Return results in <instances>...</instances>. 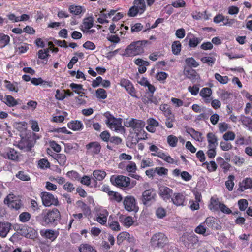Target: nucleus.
Here are the masks:
<instances>
[{
  "label": "nucleus",
  "mask_w": 252,
  "mask_h": 252,
  "mask_svg": "<svg viewBox=\"0 0 252 252\" xmlns=\"http://www.w3.org/2000/svg\"><path fill=\"white\" fill-rule=\"evenodd\" d=\"M11 224L8 222H0V236L5 237L9 232Z\"/></svg>",
  "instance_id": "25"
},
{
  "label": "nucleus",
  "mask_w": 252,
  "mask_h": 252,
  "mask_svg": "<svg viewBox=\"0 0 252 252\" xmlns=\"http://www.w3.org/2000/svg\"><path fill=\"white\" fill-rule=\"evenodd\" d=\"M96 95L98 98L104 99L107 98L106 91L102 88H99L96 91Z\"/></svg>",
  "instance_id": "48"
},
{
  "label": "nucleus",
  "mask_w": 252,
  "mask_h": 252,
  "mask_svg": "<svg viewBox=\"0 0 252 252\" xmlns=\"http://www.w3.org/2000/svg\"><path fill=\"white\" fill-rule=\"evenodd\" d=\"M145 123L144 121L138 120L134 118L130 119H126L124 121V125L127 127H131L133 132L142 133L145 134L146 132L143 130L144 127Z\"/></svg>",
  "instance_id": "4"
},
{
  "label": "nucleus",
  "mask_w": 252,
  "mask_h": 252,
  "mask_svg": "<svg viewBox=\"0 0 252 252\" xmlns=\"http://www.w3.org/2000/svg\"><path fill=\"white\" fill-rule=\"evenodd\" d=\"M5 87L10 91L18 92L19 88L17 83H12L10 81L7 80H4Z\"/></svg>",
  "instance_id": "31"
},
{
  "label": "nucleus",
  "mask_w": 252,
  "mask_h": 252,
  "mask_svg": "<svg viewBox=\"0 0 252 252\" xmlns=\"http://www.w3.org/2000/svg\"><path fill=\"white\" fill-rule=\"evenodd\" d=\"M234 178V175H230L228 177V180L225 182L226 187L229 191H232L233 190V188L234 186V183L233 182Z\"/></svg>",
  "instance_id": "41"
},
{
  "label": "nucleus",
  "mask_w": 252,
  "mask_h": 252,
  "mask_svg": "<svg viewBox=\"0 0 252 252\" xmlns=\"http://www.w3.org/2000/svg\"><path fill=\"white\" fill-rule=\"evenodd\" d=\"M83 28L85 29L84 30L91 29L94 25V20L93 17H90L85 18L83 20Z\"/></svg>",
  "instance_id": "34"
},
{
  "label": "nucleus",
  "mask_w": 252,
  "mask_h": 252,
  "mask_svg": "<svg viewBox=\"0 0 252 252\" xmlns=\"http://www.w3.org/2000/svg\"><path fill=\"white\" fill-rule=\"evenodd\" d=\"M10 42V37L3 33H0V43L1 45V48L5 47Z\"/></svg>",
  "instance_id": "36"
},
{
  "label": "nucleus",
  "mask_w": 252,
  "mask_h": 252,
  "mask_svg": "<svg viewBox=\"0 0 252 252\" xmlns=\"http://www.w3.org/2000/svg\"><path fill=\"white\" fill-rule=\"evenodd\" d=\"M238 205L240 211H245L248 207V202L246 199H242L238 201Z\"/></svg>",
  "instance_id": "53"
},
{
  "label": "nucleus",
  "mask_w": 252,
  "mask_h": 252,
  "mask_svg": "<svg viewBox=\"0 0 252 252\" xmlns=\"http://www.w3.org/2000/svg\"><path fill=\"white\" fill-rule=\"evenodd\" d=\"M76 204L79 207L81 208L84 216L87 217L91 215V210L90 207L87 206V205L84 202L81 200H79L77 201Z\"/></svg>",
  "instance_id": "26"
},
{
  "label": "nucleus",
  "mask_w": 252,
  "mask_h": 252,
  "mask_svg": "<svg viewBox=\"0 0 252 252\" xmlns=\"http://www.w3.org/2000/svg\"><path fill=\"white\" fill-rule=\"evenodd\" d=\"M41 198L43 204L46 207H49L52 205L57 206L59 204L58 199L55 198L54 195L49 192H42Z\"/></svg>",
  "instance_id": "8"
},
{
  "label": "nucleus",
  "mask_w": 252,
  "mask_h": 252,
  "mask_svg": "<svg viewBox=\"0 0 252 252\" xmlns=\"http://www.w3.org/2000/svg\"><path fill=\"white\" fill-rule=\"evenodd\" d=\"M218 201L216 199H214L213 197L211 199L210 204L209 205V207L210 210L217 211L219 208V207Z\"/></svg>",
  "instance_id": "54"
},
{
  "label": "nucleus",
  "mask_w": 252,
  "mask_h": 252,
  "mask_svg": "<svg viewBox=\"0 0 252 252\" xmlns=\"http://www.w3.org/2000/svg\"><path fill=\"white\" fill-rule=\"evenodd\" d=\"M38 166L40 168H47L50 167V163L46 158H42L38 161Z\"/></svg>",
  "instance_id": "59"
},
{
  "label": "nucleus",
  "mask_w": 252,
  "mask_h": 252,
  "mask_svg": "<svg viewBox=\"0 0 252 252\" xmlns=\"http://www.w3.org/2000/svg\"><path fill=\"white\" fill-rule=\"evenodd\" d=\"M202 39L201 38L197 37L194 34L189 33L187 34L184 41L188 42L189 48H194L201 42Z\"/></svg>",
  "instance_id": "12"
},
{
  "label": "nucleus",
  "mask_w": 252,
  "mask_h": 252,
  "mask_svg": "<svg viewBox=\"0 0 252 252\" xmlns=\"http://www.w3.org/2000/svg\"><path fill=\"white\" fill-rule=\"evenodd\" d=\"M148 43L147 40H139L131 42L126 48L123 56L133 57L144 53V48Z\"/></svg>",
  "instance_id": "2"
},
{
  "label": "nucleus",
  "mask_w": 252,
  "mask_h": 252,
  "mask_svg": "<svg viewBox=\"0 0 252 252\" xmlns=\"http://www.w3.org/2000/svg\"><path fill=\"white\" fill-rule=\"evenodd\" d=\"M130 234L127 232L120 233L117 237V243L120 245L125 240L130 241Z\"/></svg>",
  "instance_id": "32"
},
{
  "label": "nucleus",
  "mask_w": 252,
  "mask_h": 252,
  "mask_svg": "<svg viewBox=\"0 0 252 252\" xmlns=\"http://www.w3.org/2000/svg\"><path fill=\"white\" fill-rule=\"evenodd\" d=\"M149 150L152 152V156H157L158 158H171L155 145H151L149 147Z\"/></svg>",
  "instance_id": "18"
},
{
  "label": "nucleus",
  "mask_w": 252,
  "mask_h": 252,
  "mask_svg": "<svg viewBox=\"0 0 252 252\" xmlns=\"http://www.w3.org/2000/svg\"><path fill=\"white\" fill-rule=\"evenodd\" d=\"M17 146L24 151H30L32 150V144L28 138L22 137L17 144Z\"/></svg>",
  "instance_id": "16"
},
{
  "label": "nucleus",
  "mask_w": 252,
  "mask_h": 252,
  "mask_svg": "<svg viewBox=\"0 0 252 252\" xmlns=\"http://www.w3.org/2000/svg\"><path fill=\"white\" fill-rule=\"evenodd\" d=\"M212 94V90L209 88H202L200 92V95L205 98H208Z\"/></svg>",
  "instance_id": "44"
},
{
  "label": "nucleus",
  "mask_w": 252,
  "mask_h": 252,
  "mask_svg": "<svg viewBox=\"0 0 252 252\" xmlns=\"http://www.w3.org/2000/svg\"><path fill=\"white\" fill-rule=\"evenodd\" d=\"M215 79L220 83L226 84L229 81V78L227 76H222L219 73L215 74Z\"/></svg>",
  "instance_id": "46"
},
{
  "label": "nucleus",
  "mask_w": 252,
  "mask_h": 252,
  "mask_svg": "<svg viewBox=\"0 0 252 252\" xmlns=\"http://www.w3.org/2000/svg\"><path fill=\"white\" fill-rule=\"evenodd\" d=\"M79 250L80 252H97L91 246L87 244L81 245Z\"/></svg>",
  "instance_id": "38"
},
{
  "label": "nucleus",
  "mask_w": 252,
  "mask_h": 252,
  "mask_svg": "<svg viewBox=\"0 0 252 252\" xmlns=\"http://www.w3.org/2000/svg\"><path fill=\"white\" fill-rule=\"evenodd\" d=\"M181 44L179 41H175L172 44V52L173 54L178 55L181 50Z\"/></svg>",
  "instance_id": "30"
},
{
  "label": "nucleus",
  "mask_w": 252,
  "mask_h": 252,
  "mask_svg": "<svg viewBox=\"0 0 252 252\" xmlns=\"http://www.w3.org/2000/svg\"><path fill=\"white\" fill-rule=\"evenodd\" d=\"M38 58L42 60H45L48 58L50 56L49 49L48 48L39 50L38 52Z\"/></svg>",
  "instance_id": "42"
},
{
  "label": "nucleus",
  "mask_w": 252,
  "mask_h": 252,
  "mask_svg": "<svg viewBox=\"0 0 252 252\" xmlns=\"http://www.w3.org/2000/svg\"><path fill=\"white\" fill-rule=\"evenodd\" d=\"M69 12L74 15H78L82 12V7L80 6H77L72 5L69 7Z\"/></svg>",
  "instance_id": "40"
},
{
  "label": "nucleus",
  "mask_w": 252,
  "mask_h": 252,
  "mask_svg": "<svg viewBox=\"0 0 252 252\" xmlns=\"http://www.w3.org/2000/svg\"><path fill=\"white\" fill-rule=\"evenodd\" d=\"M205 223L212 230H220L221 228L219 220L213 217H207L205 220Z\"/></svg>",
  "instance_id": "14"
},
{
  "label": "nucleus",
  "mask_w": 252,
  "mask_h": 252,
  "mask_svg": "<svg viewBox=\"0 0 252 252\" xmlns=\"http://www.w3.org/2000/svg\"><path fill=\"white\" fill-rule=\"evenodd\" d=\"M137 6L133 5L129 10L128 15L129 17H135L139 13V10L136 8Z\"/></svg>",
  "instance_id": "63"
},
{
  "label": "nucleus",
  "mask_w": 252,
  "mask_h": 252,
  "mask_svg": "<svg viewBox=\"0 0 252 252\" xmlns=\"http://www.w3.org/2000/svg\"><path fill=\"white\" fill-rule=\"evenodd\" d=\"M160 109L164 113V114L166 117L172 115L170 106L167 104L161 105L160 106Z\"/></svg>",
  "instance_id": "43"
},
{
  "label": "nucleus",
  "mask_w": 252,
  "mask_h": 252,
  "mask_svg": "<svg viewBox=\"0 0 252 252\" xmlns=\"http://www.w3.org/2000/svg\"><path fill=\"white\" fill-rule=\"evenodd\" d=\"M60 220V212L57 208L43 210L36 217V220L43 226L56 225Z\"/></svg>",
  "instance_id": "1"
},
{
  "label": "nucleus",
  "mask_w": 252,
  "mask_h": 252,
  "mask_svg": "<svg viewBox=\"0 0 252 252\" xmlns=\"http://www.w3.org/2000/svg\"><path fill=\"white\" fill-rule=\"evenodd\" d=\"M203 164L206 166V168L210 172L215 171L217 167V164L213 161H210L209 163L205 162Z\"/></svg>",
  "instance_id": "56"
},
{
  "label": "nucleus",
  "mask_w": 252,
  "mask_h": 252,
  "mask_svg": "<svg viewBox=\"0 0 252 252\" xmlns=\"http://www.w3.org/2000/svg\"><path fill=\"white\" fill-rule=\"evenodd\" d=\"M175 197L171 198L173 203L177 206L184 205L185 196L182 193H177L174 194Z\"/></svg>",
  "instance_id": "24"
},
{
  "label": "nucleus",
  "mask_w": 252,
  "mask_h": 252,
  "mask_svg": "<svg viewBox=\"0 0 252 252\" xmlns=\"http://www.w3.org/2000/svg\"><path fill=\"white\" fill-rule=\"evenodd\" d=\"M125 209L129 211L137 212L138 207L136 205V200L132 196H127L126 197L123 201Z\"/></svg>",
  "instance_id": "9"
},
{
  "label": "nucleus",
  "mask_w": 252,
  "mask_h": 252,
  "mask_svg": "<svg viewBox=\"0 0 252 252\" xmlns=\"http://www.w3.org/2000/svg\"><path fill=\"white\" fill-rule=\"evenodd\" d=\"M219 207L220 211L224 213L230 214L232 213V211L228 208L225 204L221 202L219 203Z\"/></svg>",
  "instance_id": "60"
},
{
  "label": "nucleus",
  "mask_w": 252,
  "mask_h": 252,
  "mask_svg": "<svg viewBox=\"0 0 252 252\" xmlns=\"http://www.w3.org/2000/svg\"><path fill=\"white\" fill-rule=\"evenodd\" d=\"M13 43L15 46V50L19 51V54L26 53L29 49V45L26 43L21 44L19 37H13Z\"/></svg>",
  "instance_id": "15"
},
{
  "label": "nucleus",
  "mask_w": 252,
  "mask_h": 252,
  "mask_svg": "<svg viewBox=\"0 0 252 252\" xmlns=\"http://www.w3.org/2000/svg\"><path fill=\"white\" fill-rule=\"evenodd\" d=\"M232 94L228 91H224L220 95V98L225 104L229 103L232 99Z\"/></svg>",
  "instance_id": "33"
},
{
  "label": "nucleus",
  "mask_w": 252,
  "mask_h": 252,
  "mask_svg": "<svg viewBox=\"0 0 252 252\" xmlns=\"http://www.w3.org/2000/svg\"><path fill=\"white\" fill-rule=\"evenodd\" d=\"M125 89L132 97L138 98V97L136 95L135 90L132 83H131L126 88H125Z\"/></svg>",
  "instance_id": "50"
},
{
  "label": "nucleus",
  "mask_w": 252,
  "mask_h": 252,
  "mask_svg": "<svg viewBox=\"0 0 252 252\" xmlns=\"http://www.w3.org/2000/svg\"><path fill=\"white\" fill-rule=\"evenodd\" d=\"M156 192L153 189L146 190L142 193V201L145 205H150L156 201Z\"/></svg>",
  "instance_id": "7"
},
{
  "label": "nucleus",
  "mask_w": 252,
  "mask_h": 252,
  "mask_svg": "<svg viewBox=\"0 0 252 252\" xmlns=\"http://www.w3.org/2000/svg\"><path fill=\"white\" fill-rule=\"evenodd\" d=\"M133 4L137 6V8L139 10V14H142L146 10V4L144 0H134Z\"/></svg>",
  "instance_id": "28"
},
{
  "label": "nucleus",
  "mask_w": 252,
  "mask_h": 252,
  "mask_svg": "<svg viewBox=\"0 0 252 252\" xmlns=\"http://www.w3.org/2000/svg\"><path fill=\"white\" fill-rule=\"evenodd\" d=\"M166 117L165 125L168 128H171L173 127V123L175 120L174 116V115H171Z\"/></svg>",
  "instance_id": "61"
},
{
  "label": "nucleus",
  "mask_w": 252,
  "mask_h": 252,
  "mask_svg": "<svg viewBox=\"0 0 252 252\" xmlns=\"http://www.w3.org/2000/svg\"><path fill=\"white\" fill-rule=\"evenodd\" d=\"M186 63L189 67V68L197 67L199 65V63L192 58H188L185 60Z\"/></svg>",
  "instance_id": "45"
},
{
  "label": "nucleus",
  "mask_w": 252,
  "mask_h": 252,
  "mask_svg": "<svg viewBox=\"0 0 252 252\" xmlns=\"http://www.w3.org/2000/svg\"><path fill=\"white\" fill-rule=\"evenodd\" d=\"M5 100V104L9 107H13L19 104L20 99H15L12 96L10 95H6L4 96Z\"/></svg>",
  "instance_id": "23"
},
{
  "label": "nucleus",
  "mask_w": 252,
  "mask_h": 252,
  "mask_svg": "<svg viewBox=\"0 0 252 252\" xmlns=\"http://www.w3.org/2000/svg\"><path fill=\"white\" fill-rule=\"evenodd\" d=\"M208 114L205 113H201L200 115L196 117V119L198 120H207L209 117V115L212 113V110L211 109L207 110Z\"/></svg>",
  "instance_id": "57"
},
{
  "label": "nucleus",
  "mask_w": 252,
  "mask_h": 252,
  "mask_svg": "<svg viewBox=\"0 0 252 252\" xmlns=\"http://www.w3.org/2000/svg\"><path fill=\"white\" fill-rule=\"evenodd\" d=\"M78 148L76 143H67L64 146V151L66 153L72 154L75 152Z\"/></svg>",
  "instance_id": "29"
},
{
  "label": "nucleus",
  "mask_w": 252,
  "mask_h": 252,
  "mask_svg": "<svg viewBox=\"0 0 252 252\" xmlns=\"http://www.w3.org/2000/svg\"><path fill=\"white\" fill-rule=\"evenodd\" d=\"M207 138L209 143L208 146H217V138L214 133L212 132L208 133L207 135Z\"/></svg>",
  "instance_id": "27"
},
{
  "label": "nucleus",
  "mask_w": 252,
  "mask_h": 252,
  "mask_svg": "<svg viewBox=\"0 0 252 252\" xmlns=\"http://www.w3.org/2000/svg\"><path fill=\"white\" fill-rule=\"evenodd\" d=\"M70 87L77 94H80L81 93V91L84 90L82 84H78L74 83H71Z\"/></svg>",
  "instance_id": "47"
},
{
  "label": "nucleus",
  "mask_w": 252,
  "mask_h": 252,
  "mask_svg": "<svg viewBox=\"0 0 252 252\" xmlns=\"http://www.w3.org/2000/svg\"><path fill=\"white\" fill-rule=\"evenodd\" d=\"M67 126L73 131H79L83 129L84 127L83 123L79 120H74L69 122L67 124Z\"/></svg>",
  "instance_id": "21"
},
{
  "label": "nucleus",
  "mask_w": 252,
  "mask_h": 252,
  "mask_svg": "<svg viewBox=\"0 0 252 252\" xmlns=\"http://www.w3.org/2000/svg\"><path fill=\"white\" fill-rule=\"evenodd\" d=\"M40 234L42 236L53 241L58 237L59 232L55 230L47 229L46 230H41Z\"/></svg>",
  "instance_id": "20"
},
{
  "label": "nucleus",
  "mask_w": 252,
  "mask_h": 252,
  "mask_svg": "<svg viewBox=\"0 0 252 252\" xmlns=\"http://www.w3.org/2000/svg\"><path fill=\"white\" fill-rule=\"evenodd\" d=\"M200 60L202 63H206L209 66H212L215 63L216 58L213 57L206 56L202 57Z\"/></svg>",
  "instance_id": "35"
},
{
  "label": "nucleus",
  "mask_w": 252,
  "mask_h": 252,
  "mask_svg": "<svg viewBox=\"0 0 252 252\" xmlns=\"http://www.w3.org/2000/svg\"><path fill=\"white\" fill-rule=\"evenodd\" d=\"M11 198L13 199V197H10V195L7 196L4 199V204H7L9 207L12 209H15L16 210H19L22 205L21 200L19 199L12 200Z\"/></svg>",
  "instance_id": "13"
},
{
  "label": "nucleus",
  "mask_w": 252,
  "mask_h": 252,
  "mask_svg": "<svg viewBox=\"0 0 252 252\" xmlns=\"http://www.w3.org/2000/svg\"><path fill=\"white\" fill-rule=\"evenodd\" d=\"M140 133L130 131V134L126 139V145L129 148H133L140 139H144V137L140 136Z\"/></svg>",
  "instance_id": "11"
},
{
  "label": "nucleus",
  "mask_w": 252,
  "mask_h": 252,
  "mask_svg": "<svg viewBox=\"0 0 252 252\" xmlns=\"http://www.w3.org/2000/svg\"><path fill=\"white\" fill-rule=\"evenodd\" d=\"M178 141V140L177 137L174 135H170L167 136V143L172 147H175L177 146Z\"/></svg>",
  "instance_id": "39"
},
{
  "label": "nucleus",
  "mask_w": 252,
  "mask_h": 252,
  "mask_svg": "<svg viewBox=\"0 0 252 252\" xmlns=\"http://www.w3.org/2000/svg\"><path fill=\"white\" fill-rule=\"evenodd\" d=\"M106 174L105 171L101 170H95L93 172V183H94V187H96L97 185L96 181H101L106 176Z\"/></svg>",
  "instance_id": "22"
},
{
  "label": "nucleus",
  "mask_w": 252,
  "mask_h": 252,
  "mask_svg": "<svg viewBox=\"0 0 252 252\" xmlns=\"http://www.w3.org/2000/svg\"><path fill=\"white\" fill-rule=\"evenodd\" d=\"M130 179L127 176L118 175L116 177L112 176L110 178L111 183L117 187H124L130 186Z\"/></svg>",
  "instance_id": "6"
},
{
  "label": "nucleus",
  "mask_w": 252,
  "mask_h": 252,
  "mask_svg": "<svg viewBox=\"0 0 252 252\" xmlns=\"http://www.w3.org/2000/svg\"><path fill=\"white\" fill-rule=\"evenodd\" d=\"M235 138V134L232 131H228L223 135V138L225 141L233 140Z\"/></svg>",
  "instance_id": "62"
},
{
  "label": "nucleus",
  "mask_w": 252,
  "mask_h": 252,
  "mask_svg": "<svg viewBox=\"0 0 252 252\" xmlns=\"http://www.w3.org/2000/svg\"><path fill=\"white\" fill-rule=\"evenodd\" d=\"M224 21L223 22V25L231 27L235 22H238V21L234 19H230L228 16H224Z\"/></svg>",
  "instance_id": "51"
},
{
  "label": "nucleus",
  "mask_w": 252,
  "mask_h": 252,
  "mask_svg": "<svg viewBox=\"0 0 252 252\" xmlns=\"http://www.w3.org/2000/svg\"><path fill=\"white\" fill-rule=\"evenodd\" d=\"M159 194L164 200L167 201L172 198L173 191L168 187L163 186L159 188Z\"/></svg>",
  "instance_id": "17"
},
{
  "label": "nucleus",
  "mask_w": 252,
  "mask_h": 252,
  "mask_svg": "<svg viewBox=\"0 0 252 252\" xmlns=\"http://www.w3.org/2000/svg\"><path fill=\"white\" fill-rule=\"evenodd\" d=\"M186 77L189 79L192 83H198L200 80L199 74L192 68H185L183 71Z\"/></svg>",
  "instance_id": "10"
},
{
  "label": "nucleus",
  "mask_w": 252,
  "mask_h": 252,
  "mask_svg": "<svg viewBox=\"0 0 252 252\" xmlns=\"http://www.w3.org/2000/svg\"><path fill=\"white\" fill-rule=\"evenodd\" d=\"M167 237L162 233L155 234L151 239V245L155 248H163L167 243Z\"/></svg>",
  "instance_id": "5"
},
{
  "label": "nucleus",
  "mask_w": 252,
  "mask_h": 252,
  "mask_svg": "<svg viewBox=\"0 0 252 252\" xmlns=\"http://www.w3.org/2000/svg\"><path fill=\"white\" fill-rule=\"evenodd\" d=\"M242 122L248 130L252 132V119L250 117H244Z\"/></svg>",
  "instance_id": "37"
},
{
  "label": "nucleus",
  "mask_w": 252,
  "mask_h": 252,
  "mask_svg": "<svg viewBox=\"0 0 252 252\" xmlns=\"http://www.w3.org/2000/svg\"><path fill=\"white\" fill-rule=\"evenodd\" d=\"M104 116L106 118L105 122L110 129L121 133H125V129L122 125V118H116L109 112L105 113Z\"/></svg>",
  "instance_id": "3"
},
{
  "label": "nucleus",
  "mask_w": 252,
  "mask_h": 252,
  "mask_svg": "<svg viewBox=\"0 0 252 252\" xmlns=\"http://www.w3.org/2000/svg\"><path fill=\"white\" fill-rule=\"evenodd\" d=\"M20 235L24 236L28 238L32 239L33 237L32 236V235L30 234L28 230L27 227L22 226L21 228H20V232L19 233Z\"/></svg>",
  "instance_id": "55"
},
{
  "label": "nucleus",
  "mask_w": 252,
  "mask_h": 252,
  "mask_svg": "<svg viewBox=\"0 0 252 252\" xmlns=\"http://www.w3.org/2000/svg\"><path fill=\"white\" fill-rule=\"evenodd\" d=\"M31 214L27 212H23L20 214L19 217L20 220L22 222H26L29 220L31 218Z\"/></svg>",
  "instance_id": "52"
},
{
  "label": "nucleus",
  "mask_w": 252,
  "mask_h": 252,
  "mask_svg": "<svg viewBox=\"0 0 252 252\" xmlns=\"http://www.w3.org/2000/svg\"><path fill=\"white\" fill-rule=\"evenodd\" d=\"M16 177L24 181H28L30 180V178L29 176L25 174L24 172L23 171H20L16 175Z\"/></svg>",
  "instance_id": "58"
},
{
  "label": "nucleus",
  "mask_w": 252,
  "mask_h": 252,
  "mask_svg": "<svg viewBox=\"0 0 252 252\" xmlns=\"http://www.w3.org/2000/svg\"><path fill=\"white\" fill-rule=\"evenodd\" d=\"M232 145L227 141H222L220 143V147L223 151H228L232 148Z\"/></svg>",
  "instance_id": "64"
},
{
  "label": "nucleus",
  "mask_w": 252,
  "mask_h": 252,
  "mask_svg": "<svg viewBox=\"0 0 252 252\" xmlns=\"http://www.w3.org/2000/svg\"><path fill=\"white\" fill-rule=\"evenodd\" d=\"M199 87L200 86L199 84H194L192 87L189 86L188 88V90L192 95L195 96L199 93Z\"/></svg>",
  "instance_id": "49"
},
{
  "label": "nucleus",
  "mask_w": 252,
  "mask_h": 252,
  "mask_svg": "<svg viewBox=\"0 0 252 252\" xmlns=\"http://www.w3.org/2000/svg\"><path fill=\"white\" fill-rule=\"evenodd\" d=\"M86 147L88 152L94 154H98L101 148L100 144L97 141L90 142Z\"/></svg>",
  "instance_id": "19"
}]
</instances>
